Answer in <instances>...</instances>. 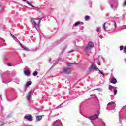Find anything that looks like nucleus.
<instances>
[{
	"instance_id": "f257e3e1",
	"label": "nucleus",
	"mask_w": 126,
	"mask_h": 126,
	"mask_svg": "<svg viewBox=\"0 0 126 126\" xmlns=\"http://www.w3.org/2000/svg\"><path fill=\"white\" fill-rule=\"evenodd\" d=\"M93 48H94V43L91 41L89 42L87 46L85 47V51L88 56H89V54L91 52L90 50Z\"/></svg>"
},
{
	"instance_id": "f03ea898",
	"label": "nucleus",
	"mask_w": 126,
	"mask_h": 126,
	"mask_svg": "<svg viewBox=\"0 0 126 126\" xmlns=\"http://www.w3.org/2000/svg\"><path fill=\"white\" fill-rule=\"evenodd\" d=\"M24 118L29 122H32V121H33V117H32V115H31L29 116H25Z\"/></svg>"
},
{
	"instance_id": "7ed1b4c3",
	"label": "nucleus",
	"mask_w": 126,
	"mask_h": 126,
	"mask_svg": "<svg viewBox=\"0 0 126 126\" xmlns=\"http://www.w3.org/2000/svg\"><path fill=\"white\" fill-rule=\"evenodd\" d=\"M71 72V71L70 70V68H65L63 70V73H64L65 74H69Z\"/></svg>"
},
{
	"instance_id": "20e7f679",
	"label": "nucleus",
	"mask_w": 126,
	"mask_h": 126,
	"mask_svg": "<svg viewBox=\"0 0 126 126\" xmlns=\"http://www.w3.org/2000/svg\"><path fill=\"white\" fill-rule=\"evenodd\" d=\"M90 120H92L93 121H95L98 119V115H94L93 116H90L89 118Z\"/></svg>"
},
{
	"instance_id": "39448f33",
	"label": "nucleus",
	"mask_w": 126,
	"mask_h": 126,
	"mask_svg": "<svg viewBox=\"0 0 126 126\" xmlns=\"http://www.w3.org/2000/svg\"><path fill=\"white\" fill-rule=\"evenodd\" d=\"M92 68H94V69H95V70H99V68L96 66V64H95V63H92V65H91Z\"/></svg>"
},
{
	"instance_id": "423d86ee",
	"label": "nucleus",
	"mask_w": 126,
	"mask_h": 126,
	"mask_svg": "<svg viewBox=\"0 0 126 126\" xmlns=\"http://www.w3.org/2000/svg\"><path fill=\"white\" fill-rule=\"evenodd\" d=\"M32 92H33V91H31L29 92V93L28 94L26 98L28 100H30V98H31V94H32Z\"/></svg>"
},
{
	"instance_id": "0eeeda50",
	"label": "nucleus",
	"mask_w": 126,
	"mask_h": 126,
	"mask_svg": "<svg viewBox=\"0 0 126 126\" xmlns=\"http://www.w3.org/2000/svg\"><path fill=\"white\" fill-rule=\"evenodd\" d=\"M111 83H112L113 84H116V83H117V79H116V78H114L111 79V81H110Z\"/></svg>"
},
{
	"instance_id": "6e6552de",
	"label": "nucleus",
	"mask_w": 126,
	"mask_h": 126,
	"mask_svg": "<svg viewBox=\"0 0 126 126\" xmlns=\"http://www.w3.org/2000/svg\"><path fill=\"white\" fill-rule=\"evenodd\" d=\"M20 46H21V47H22V48L23 49V50H25V51H29V48L22 46V44H21Z\"/></svg>"
},
{
	"instance_id": "1a4fd4ad",
	"label": "nucleus",
	"mask_w": 126,
	"mask_h": 126,
	"mask_svg": "<svg viewBox=\"0 0 126 126\" xmlns=\"http://www.w3.org/2000/svg\"><path fill=\"white\" fill-rule=\"evenodd\" d=\"M24 73L25 75H29V74H30V71L27 70L24 71Z\"/></svg>"
},
{
	"instance_id": "9d476101",
	"label": "nucleus",
	"mask_w": 126,
	"mask_h": 126,
	"mask_svg": "<svg viewBox=\"0 0 126 126\" xmlns=\"http://www.w3.org/2000/svg\"><path fill=\"white\" fill-rule=\"evenodd\" d=\"M42 119H43V117L42 116H38L36 117V120L37 121H41V120H42Z\"/></svg>"
},
{
	"instance_id": "9b49d317",
	"label": "nucleus",
	"mask_w": 126,
	"mask_h": 126,
	"mask_svg": "<svg viewBox=\"0 0 126 126\" xmlns=\"http://www.w3.org/2000/svg\"><path fill=\"white\" fill-rule=\"evenodd\" d=\"M31 22H32L33 25H34V26H37V23H36V22H35V20H34L33 19H31Z\"/></svg>"
},
{
	"instance_id": "f8f14e48",
	"label": "nucleus",
	"mask_w": 126,
	"mask_h": 126,
	"mask_svg": "<svg viewBox=\"0 0 126 126\" xmlns=\"http://www.w3.org/2000/svg\"><path fill=\"white\" fill-rule=\"evenodd\" d=\"M32 84V82L31 81H29L26 84V87L29 86V85H31Z\"/></svg>"
},
{
	"instance_id": "ddd939ff",
	"label": "nucleus",
	"mask_w": 126,
	"mask_h": 126,
	"mask_svg": "<svg viewBox=\"0 0 126 126\" xmlns=\"http://www.w3.org/2000/svg\"><path fill=\"white\" fill-rule=\"evenodd\" d=\"M66 65L68 66H73V64L70 63H66Z\"/></svg>"
},
{
	"instance_id": "4468645a",
	"label": "nucleus",
	"mask_w": 126,
	"mask_h": 126,
	"mask_svg": "<svg viewBox=\"0 0 126 126\" xmlns=\"http://www.w3.org/2000/svg\"><path fill=\"white\" fill-rule=\"evenodd\" d=\"M115 104V102L114 101H111L110 102H109L107 104V106H109L110 105H114Z\"/></svg>"
},
{
	"instance_id": "2eb2a0df",
	"label": "nucleus",
	"mask_w": 126,
	"mask_h": 126,
	"mask_svg": "<svg viewBox=\"0 0 126 126\" xmlns=\"http://www.w3.org/2000/svg\"><path fill=\"white\" fill-rule=\"evenodd\" d=\"M27 3H28L29 4V5H30V6H32V7H35L34 6H33V5H32V4H31L28 1L27 2Z\"/></svg>"
},
{
	"instance_id": "dca6fc26",
	"label": "nucleus",
	"mask_w": 126,
	"mask_h": 126,
	"mask_svg": "<svg viewBox=\"0 0 126 126\" xmlns=\"http://www.w3.org/2000/svg\"><path fill=\"white\" fill-rule=\"evenodd\" d=\"M90 17L89 16H85V20H87V19H89Z\"/></svg>"
},
{
	"instance_id": "f3484780",
	"label": "nucleus",
	"mask_w": 126,
	"mask_h": 126,
	"mask_svg": "<svg viewBox=\"0 0 126 126\" xmlns=\"http://www.w3.org/2000/svg\"><path fill=\"white\" fill-rule=\"evenodd\" d=\"M79 24H80V22H77L75 23V26H77V25H79Z\"/></svg>"
},
{
	"instance_id": "a211bd4d",
	"label": "nucleus",
	"mask_w": 126,
	"mask_h": 126,
	"mask_svg": "<svg viewBox=\"0 0 126 126\" xmlns=\"http://www.w3.org/2000/svg\"><path fill=\"white\" fill-rule=\"evenodd\" d=\"M33 75H34V76H36V75H38V72L35 71V72H34Z\"/></svg>"
},
{
	"instance_id": "6ab92c4d",
	"label": "nucleus",
	"mask_w": 126,
	"mask_h": 126,
	"mask_svg": "<svg viewBox=\"0 0 126 126\" xmlns=\"http://www.w3.org/2000/svg\"><path fill=\"white\" fill-rule=\"evenodd\" d=\"M105 26H106V23H104V24H103V27L104 28V30H105L106 31Z\"/></svg>"
},
{
	"instance_id": "aec40b11",
	"label": "nucleus",
	"mask_w": 126,
	"mask_h": 126,
	"mask_svg": "<svg viewBox=\"0 0 126 126\" xmlns=\"http://www.w3.org/2000/svg\"><path fill=\"white\" fill-rule=\"evenodd\" d=\"M120 51H123L124 50V47L123 46H120Z\"/></svg>"
},
{
	"instance_id": "412c9836",
	"label": "nucleus",
	"mask_w": 126,
	"mask_h": 126,
	"mask_svg": "<svg viewBox=\"0 0 126 126\" xmlns=\"http://www.w3.org/2000/svg\"><path fill=\"white\" fill-rule=\"evenodd\" d=\"M112 87H113V86H112V85H109V87H108L109 90H111V88H112Z\"/></svg>"
},
{
	"instance_id": "4be33fe9",
	"label": "nucleus",
	"mask_w": 126,
	"mask_h": 126,
	"mask_svg": "<svg viewBox=\"0 0 126 126\" xmlns=\"http://www.w3.org/2000/svg\"><path fill=\"white\" fill-rule=\"evenodd\" d=\"M113 25L115 27H117V24L116 23V22H113Z\"/></svg>"
},
{
	"instance_id": "5701e85b",
	"label": "nucleus",
	"mask_w": 126,
	"mask_h": 126,
	"mask_svg": "<svg viewBox=\"0 0 126 126\" xmlns=\"http://www.w3.org/2000/svg\"><path fill=\"white\" fill-rule=\"evenodd\" d=\"M117 89H115L114 90V95H116V94H117Z\"/></svg>"
},
{
	"instance_id": "b1692460",
	"label": "nucleus",
	"mask_w": 126,
	"mask_h": 126,
	"mask_svg": "<svg viewBox=\"0 0 126 126\" xmlns=\"http://www.w3.org/2000/svg\"><path fill=\"white\" fill-rule=\"evenodd\" d=\"M7 64L8 66H11V63H7Z\"/></svg>"
},
{
	"instance_id": "393cba45",
	"label": "nucleus",
	"mask_w": 126,
	"mask_h": 126,
	"mask_svg": "<svg viewBox=\"0 0 126 126\" xmlns=\"http://www.w3.org/2000/svg\"><path fill=\"white\" fill-rule=\"evenodd\" d=\"M41 23V20H40L37 24L38 26H40V24Z\"/></svg>"
},
{
	"instance_id": "a878e982",
	"label": "nucleus",
	"mask_w": 126,
	"mask_h": 126,
	"mask_svg": "<svg viewBox=\"0 0 126 126\" xmlns=\"http://www.w3.org/2000/svg\"><path fill=\"white\" fill-rule=\"evenodd\" d=\"M91 69H92V67L91 66L88 69L89 71H91Z\"/></svg>"
},
{
	"instance_id": "bb28decb",
	"label": "nucleus",
	"mask_w": 126,
	"mask_h": 126,
	"mask_svg": "<svg viewBox=\"0 0 126 126\" xmlns=\"http://www.w3.org/2000/svg\"><path fill=\"white\" fill-rule=\"evenodd\" d=\"M99 71L100 72V73H101V74H102L103 76H104V73H103L102 71H101V70H99Z\"/></svg>"
},
{
	"instance_id": "cd10ccee",
	"label": "nucleus",
	"mask_w": 126,
	"mask_h": 126,
	"mask_svg": "<svg viewBox=\"0 0 126 126\" xmlns=\"http://www.w3.org/2000/svg\"><path fill=\"white\" fill-rule=\"evenodd\" d=\"M124 53L126 54V46L124 47Z\"/></svg>"
},
{
	"instance_id": "c85d7f7f",
	"label": "nucleus",
	"mask_w": 126,
	"mask_h": 126,
	"mask_svg": "<svg viewBox=\"0 0 126 126\" xmlns=\"http://www.w3.org/2000/svg\"><path fill=\"white\" fill-rule=\"evenodd\" d=\"M73 52H74V50H71L70 51H69L68 53L69 54L70 53H72Z\"/></svg>"
},
{
	"instance_id": "c756f323",
	"label": "nucleus",
	"mask_w": 126,
	"mask_h": 126,
	"mask_svg": "<svg viewBox=\"0 0 126 126\" xmlns=\"http://www.w3.org/2000/svg\"><path fill=\"white\" fill-rule=\"evenodd\" d=\"M97 64L98 65H101V63L100 62H97Z\"/></svg>"
},
{
	"instance_id": "7c9ffc66",
	"label": "nucleus",
	"mask_w": 126,
	"mask_h": 126,
	"mask_svg": "<svg viewBox=\"0 0 126 126\" xmlns=\"http://www.w3.org/2000/svg\"><path fill=\"white\" fill-rule=\"evenodd\" d=\"M11 37H12V38H15V36H14V35H13V34H11Z\"/></svg>"
},
{
	"instance_id": "2f4dec72",
	"label": "nucleus",
	"mask_w": 126,
	"mask_h": 126,
	"mask_svg": "<svg viewBox=\"0 0 126 126\" xmlns=\"http://www.w3.org/2000/svg\"><path fill=\"white\" fill-rule=\"evenodd\" d=\"M99 30H100V29L99 28H97L96 29V31H99Z\"/></svg>"
},
{
	"instance_id": "473e14b6",
	"label": "nucleus",
	"mask_w": 126,
	"mask_h": 126,
	"mask_svg": "<svg viewBox=\"0 0 126 126\" xmlns=\"http://www.w3.org/2000/svg\"><path fill=\"white\" fill-rule=\"evenodd\" d=\"M124 5H125V6L126 5V0L125 1V3H124Z\"/></svg>"
},
{
	"instance_id": "72a5a7b5",
	"label": "nucleus",
	"mask_w": 126,
	"mask_h": 126,
	"mask_svg": "<svg viewBox=\"0 0 126 126\" xmlns=\"http://www.w3.org/2000/svg\"><path fill=\"white\" fill-rule=\"evenodd\" d=\"M110 7H114V5H110Z\"/></svg>"
},
{
	"instance_id": "f704fd0d",
	"label": "nucleus",
	"mask_w": 126,
	"mask_h": 126,
	"mask_svg": "<svg viewBox=\"0 0 126 126\" xmlns=\"http://www.w3.org/2000/svg\"><path fill=\"white\" fill-rule=\"evenodd\" d=\"M23 1H24V2H25L26 1V0H22Z\"/></svg>"
},
{
	"instance_id": "c9c22d12",
	"label": "nucleus",
	"mask_w": 126,
	"mask_h": 126,
	"mask_svg": "<svg viewBox=\"0 0 126 126\" xmlns=\"http://www.w3.org/2000/svg\"><path fill=\"white\" fill-rule=\"evenodd\" d=\"M81 24H83V22H81Z\"/></svg>"
},
{
	"instance_id": "e433bc0d",
	"label": "nucleus",
	"mask_w": 126,
	"mask_h": 126,
	"mask_svg": "<svg viewBox=\"0 0 126 126\" xmlns=\"http://www.w3.org/2000/svg\"><path fill=\"white\" fill-rule=\"evenodd\" d=\"M49 61H51V59H50Z\"/></svg>"
},
{
	"instance_id": "4c0bfd02",
	"label": "nucleus",
	"mask_w": 126,
	"mask_h": 126,
	"mask_svg": "<svg viewBox=\"0 0 126 126\" xmlns=\"http://www.w3.org/2000/svg\"><path fill=\"white\" fill-rule=\"evenodd\" d=\"M57 123V122H55V124Z\"/></svg>"
}]
</instances>
